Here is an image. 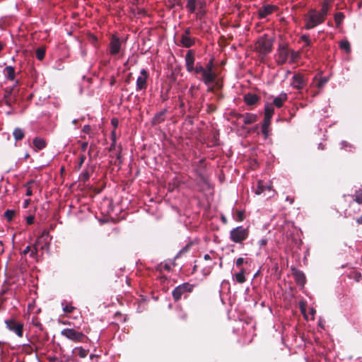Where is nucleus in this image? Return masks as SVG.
Masks as SVG:
<instances>
[{
	"instance_id": "obj_1",
	"label": "nucleus",
	"mask_w": 362,
	"mask_h": 362,
	"mask_svg": "<svg viewBox=\"0 0 362 362\" xmlns=\"http://www.w3.org/2000/svg\"><path fill=\"white\" fill-rule=\"evenodd\" d=\"M192 73H194L197 78L203 81L206 86L216 83V85L218 88L221 87L217 81V74L209 72L206 69H204V66L199 62L196 64L195 69Z\"/></svg>"
},
{
	"instance_id": "obj_27",
	"label": "nucleus",
	"mask_w": 362,
	"mask_h": 362,
	"mask_svg": "<svg viewBox=\"0 0 362 362\" xmlns=\"http://www.w3.org/2000/svg\"><path fill=\"white\" fill-rule=\"evenodd\" d=\"M186 8L190 13H194L196 11L197 6V0H186Z\"/></svg>"
},
{
	"instance_id": "obj_4",
	"label": "nucleus",
	"mask_w": 362,
	"mask_h": 362,
	"mask_svg": "<svg viewBox=\"0 0 362 362\" xmlns=\"http://www.w3.org/2000/svg\"><path fill=\"white\" fill-rule=\"evenodd\" d=\"M273 47V40L267 35L260 37L256 42L255 49L261 54L266 55L270 53Z\"/></svg>"
},
{
	"instance_id": "obj_59",
	"label": "nucleus",
	"mask_w": 362,
	"mask_h": 362,
	"mask_svg": "<svg viewBox=\"0 0 362 362\" xmlns=\"http://www.w3.org/2000/svg\"><path fill=\"white\" fill-rule=\"evenodd\" d=\"M286 200L288 202L291 204L293 203L294 199L293 197H287Z\"/></svg>"
},
{
	"instance_id": "obj_29",
	"label": "nucleus",
	"mask_w": 362,
	"mask_h": 362,
	"mask_svg": "<svg viewBox=\"0 0 362 362\" xmlns=\"http://www.w3.org/2000/svg\"><path fill=\"white\" fill-rule=\"evenodd\" d=\"M245 269L243 268L240 269V272L235 275V280L239 284H243L246 281L245 276Z\"/></svg>"
},
{
	"instance_id": "obj_53",
	"label": "nucleus",
	"mask_w": 362,
	"mask_h": 362,
	"mask_svg": "<svg viewBox=\"0 0 362 362\" xmlns=\"http://www.w3.org/2000/svg\"><path fill=\"white\" fill-rule=\"evenodd\" d=\"M104 186H105V185H104V183H103V184H102V187H101V188H99V189H98V188H94V189H93V188L92 187V191H94V192H95V193H96V194H98V193H100V192H101V190H102V189L104 187Z\"/></svg>"
},
{
	"instance_id": "obj_49",
	"label": "nucleus",
	"mask_w": 362,
	"mask_h": 362,
	"mask_svg": "<svg viewBox=\"0 0 362 362\" xmlns=\"http://www.w3.org/2000/svg\"><path fill=\"white\" fill-rule=\"evenodd\" d=\"M115 318H119V320H120L121 322H123V321H124V320H125V317H124L122 316V313H119V312H117V313L115 314Z\"/></svg>"
},
{
	"instance_id": "obj_34",
	"label": "nucleus",
	"mask_w": 362,
	"mask_h": 362,
	"mask_svg": "<svg viewBox=\"0 0 362 362\" xmlns=\"http://www.w3.org/2000/svg\"><path fill=\"white\" fill-rule=\"evenodd\" d=\"M340 49L344 50L346 53L351 52V45L348 40H342L339 42Z\"/></svg>"
},
{
	"instance_id": "obj_15",
	"label": "nucleus",
	"mask_w": 362,
	"mask_h": 362,
	"mask_svg": "<svg viewBox=\"0 0 362 362\" xmlns=\"http://www.w3.org/2000/svg\"><path fill=\"white\" fill-rule=\"evenodd\" d=\"M167 112L168 110L166 109H164L160 112H158L157 114H156L155 116L152 118L151 124L153 126H155L164 122L165 119V115Z\"/></svg>"
},
{
	"instance_id": "obj_26",
	"label": "nucleus",
	"mask_w": 362,
	"mask_h": 362,
	"mask_svg": "<svg viewBox=\"0 0 362 362\" xmlns=\"http://www.w3.org/2000/svg\"><path fill=\"white\" fill-rule=\"evenodd\" d=\"M345 18V15L343 12H337L334 14V19L337 28H339Z\"/></svg>"
},
{
	"instance_id": "obj_3",
	"label": "nucleus",
	"mask_w": 362,
	"mask_h": 362,
	"mask_svg": "<svg viewBox=\"0 0 362 362\" xmlns=\"http://www.w3.org/2000/svg\"><path fill=\"white\" fill-rule=\"evenodd\" d=\"M325 19L326 18L319 11L317 12L315 9H311L309 13L305 17V28L306 30L313 29L322 23Z\"/></svg>"
},
{
	"instance_id": "obj_16",
	"label": "nucleus",
	"mask_w": 362,
	"mask_h": 362,
	"mask_svg": "<svg viewBox=\"0 0 362 362\" xmlns=\"http://www.w3.org/2000/svg\"><path fill=\"white\" fill-rule=\"evenodd\" d=\"M196 40L195 37L180 36V45L185 48H189L195 44Z\"/></svg>"
},
{
	"instance_id": "obj_20",
	"label": "nucleus",
	"mask_w": 362,
	"mask_h": 362,
	"mask_svg": "<svg viewBox=\"0 0 362 362\" xmlns=\"http://www.w3.org/2000/svg\"><path fill=\"white\" fill-rule=\"evenodd\" d=\"M33 145L36 151L44 149L47 146L45 140L40 137H35L33 139Z\"/></svg>"
},
{
	"instance_id": "obj_10",
	"label": "nucleus",
	"mask_w": 362,
	"mask_h": 362,
	"mask_svg": "<svg viewBox=\"0 0 362 362\" xmlns=\"http://www.w3.org/2000/svg\"><path fill=\"white\" fill-rule=\"evenodd\" d=\"M141 75L137 78L136 80V90H146L147 88V79L148 77V71L143 69L140 72Z\"/></svg>"
},
{
	"instance_id": "obj_37",
	"label": "nucleus",
	"mask_w": 362,
	"mask_h": 362,
	"mask_svg": "<svg viewBox=\"0 0 362 362\" xmlns=\"http://www.w3.org/2000/svg\"><path fill=\"white\" fill-rule=\"evenodd\" d=\"M62 306L64 313H71L74 310V307L68 304L66 301L62 303Z\"/></svg>"
},
{
	"instance_id": "obj_18",
	"label": "nucleus",
	"mask_w": 362,
	"mask_h": 362,
	"mask_svg": "<svg viewBox=\"0 0 362 362\" xmlns=\"http://www.w3.org/2000/svg\"><path fill=\"white\" fill-rule=\"evenodd\" d=\"M293 274L297 284L303 286L305 284V276L303 272L297 269H294Z\"/></svg>"
},
{
	"instance_id": "obj_38",
	"label": "nucleus",
	"mask_w": 362,
	"mask_h": 362,
	"mask_svg": "<svg viewBox=\"0 0 362 362\" xmlns=\"http://www.w3.org/2000/svg\"><path fill=\"white\" fill-rule=\"evenodd\" d=\"M329 81V77L327 76H320L316 86L317 88H322Z\"/></svg>"
},
{
	"instance_id": "obj_54",
	"label": "nucleus",
	"mask_w": 362,
	"mask_h": 362,
	"mask_svg": "<svg viewBox=\"0 0 362 362\" xmlns=\"http://www.w3.org/2000/svg\"><path fill=\"white\" fill-rule=\"evenodd\" d=\"M259 244L260 246H264L267 244V239H261L259 241Z\"/></svg>"
},
{
	"instance_id": "obj_23",
	"label": "nucleus",
	"mask_w": 362,
	"mask_h": 362,
	"mask_svg": "<svg viewBox=\"0 0 362 362\" xmlns=\"http://www.w3.org/2000/svg\"><path fill=\"white\" fill-rule=\"evenodd\" d=\"M272 187L270 185H265L263 181L259 180L257 182V189H255V193L257 194H260L266 190L271 191Z\"/></svg>"
},
{
	"instance_id": "obj_12",
	"label": "nucleus",
	"mask_w": 362,
	"mask_h": 362,
	"mask_svg": "<svg viewBox=\"0 0 362 362\" xmlns=\"http://www.w3.org/2000/svg\"><path fill=\"white\" fill-rule=\"evenodd\" d=\"M277 10H278V7L276 6L269 5V4L263 5L258 10V18L259 19L264 18Z\"/></svg>"
},
{
	"instance_id": "obj_13",
	"label": "nucleus",
	"mask_w": 362,
	"mask_h": 362,
	"mask_svg": "<svg viewBox=\"0 0 362 362\" xmlns=\"http://www.w3.org/2000/svg\"><path fill=\"white\" fill-rule=\"evenodd\" d=\"M306 84L303 76L300 74H296L292 77L291 86L296 89H303Z\"/></svg>"
},
{
	"instance_id": "obj_47",
	"label": "nucleus",
	"mask_w": 362,
	"mask_h": 362,
	"mask_svg": "<svg viewBox=\"0 0 362 362\" xmlns=\"http://www.w3.org/2000/svg\"><path fill=\"white\" fill-rule=\"evenodd\" d=\"M245 260L243 257H239L236 259L235 264L237 267L242 268L241 266L244 263Z\"/></svg>"
},
{
	"instance_id": "obj_33",
	"label": "nucleus",
	"mask_w": 362,
	"mask_h": 362,
	"mask_svg": "<svg viewBox=\"0 0 362 362\" xmlns=\"http://www.w3.org/2000/svg\"><path fill=\"white\" fill-rule=\"evenodd\" d=\"M7 78L11 81L15 78V69L13 66H8L5 68Z\"/></svg>"
},
{
	"instance_id": "obj_6",
	"label": "nucleus",
	"mask_w": 362,
	"mask_h": 362,
	"mask_svg": "<svg viewBox=\"0 0 362 362\" xmlns=\"http://www.w3.org/2000/svg\"><path fill=\"white\" fill-rule=\"evenodd\" d=\"M194 285L189 283H184L177 286L172 293L173 298L175 301H179L182 296L185 293H191L193 291Z\"/></svg>"
},
{
	"instance_id": "obj_50",
	"label": "nucleus",
	"mask_w": 362,
	"mask_h": 362,
	"mask_svg": "<svg viewBox=\"0 0 362 362\" xmlns=\"http://www.w3.org/2000/svg\"><path fill=\"white\" fill-rule=\"evenodd\" d=\"M111 124H112L115 129L118 126L119 120L117 118H112L111 120Z\"/></svg>"
},
{
	"instance_id": "obj_60",
	"label": "nucleus",
	"mask_w": 362,
	"mask_h": 362,
	"mask_svg": "<svg viewBox=\"0 0 362 362\" xmlns=\"http://www.w3.org/2000/svg\"><path fill=\"white\" fill-rule=\"evenodd\" d=\"M30 199H25V200L24 201L23 207H24V208L28 207V205H29V204H30Z\"/></svg>"
},
{
	"instance_id": "obj_24",
	"label": "nucleus",
	"mask_w": 362,
	"mask_h": 362,
	"mask_svg": "<svg viewBox=\"0 0 362 362\" xmlns=\"http://www.w3.org/2000/svg\"><path fill=\"white\" fill-rule=\"evenodd\" d=\"M257 120V116L252 113H245L243 116V123L245 124H251Z\"/></svg>"
},
{
	"instance_id": "obj_21",
	"label": "nucleus",
	"mask_w": 362,
	"mask_h": 362,
	"mask_svg": "<svg viewBox=\"0 0 362 362\" xmlns=\"http://www.w3.org/2000/svg\"><path fill=\"white\" fill-rule=\"evenodd\" d=\"M62 334L72 340L78 338V334L73 329H64L62 331Z\"/></svg>"
},
{
	"instance_id": "obj_17",
	"label": "nucleus",
	"mask_w": 362,
	"mask_h": 362,
	"mask_svg": "<svg viewBox=\"0 0 362 362\" xmlns=\"http://www.w3.org/2000/svg\"><path fill=\"white\" fill-rule=\"evenodd\" d=\"M259 100V97L253 93H247L244 95V102L247 105H254Z\"/></svg>"
},
{
	"instance_id": "obj_61",
	"label": "nucleus",
	"mask_w": 362,
	"mask_h": 362,
	"mask_svg": "<svg viewBox=\"0 0 362 362\" xmlns=\"http://www.w3.org/2000/svg\"><path fill=\"white\" fill-rule=\"evenodd\" d=\"M175 187H177L175 184H173V185H172L171 183H169L168 190L173 191Z\"/></svg>"
},
{
	"instance_id": "obj_52",
	"label": "nucleus",
	"mask_w": 362,
	"mask_h": 362,
	"mask_svg": "<svg viewBox=\"0 0 362 362\" xmlns=\"http://www.w3.org/2000/svg\"><path fill=\"white\" fill-rule=\"evenodd\" d=\"M197 5L199 6V9L204 8L206 6V3L204 1L197 2Z\"/></svg>"
},
{
	"instance_id": "obj_30",
	"label": "nucleus",
	"mask_w": 362,
	"mask_h": 362,
	"mask_svg": "<svg viewBox=\"0 0 362 362\" xmlns=\"http://www.w3.org/2000/svg\"><path fill=\"white\" fill-rule=\"evenodd\" d=\"M13 136L16 141H19L22 140L24 138L25 133L22 129L16 127L13 130Z\"/></svg>"
},
{
	"instance_id": "obj_11",
	"label": "nucleus",
	"mask_w": 362,
	"mask_h": 362,
	"mask_svg": "<svg viewBox=\"0 0 362 362\" xmlns=\"http://www.w3.org/2000/svg\"><path fill=\"white\" fill-rule=\"evenodd\" d=\"M122 46V41L116 36L112 35L110 42V54L111 55H117L119 54Z\"/></svg>"
},
{
	"instance_id": "obj_39",
	"label": "nucleus",
	"mask_w": 362,
	"mask_h": 362,
	"mask_svg": "<svg viewBox=\"0 0 362 362\" xmlns=\"http://www.w3.org/2000/svg\"><path fill=\"white\" fill-rule=\"evenodd\" d=\"M45 55V49L44 47H39L36 50V57L39 60H42Z\"/></svg>"
},
{
	"instance_id": "obj_43",
	"label": "nucleus",
	"mask_w": 362,
	"mask_h": 362,
	"mask_svg": "<svg viewBox=\"0 0 362 362\" xmlns=\"http://www.w3.org/2000/svg\"><path fill=\"white\" fill-rule=\"evenodd\" d=\"M15 215V211L13 210H6L4 213L5 217L8 221H11Z\"/></svg>"
},
{
	"instance_id": "obj_36",
	"label": "nucleus",
	"mask_w": 362,
	"mask_h": 362,
	"mask_svg": "<svg viewBox=\"0 0 362 362\" xmlns=\"http://www.w3.org/2000/svg\"><path fill=\"white\" fill-rule=\"evenodd\" d=\"M192 245V243H189L188 244H187L185 247H183L180 251L179 252L177 253V255H176V257L178 258L182 256V255L185 254V253H187L189 252V250H190L191 247Z\"/></svg>"
},
{
	"instance_id": "obj_57",
	"label": "nucleus",
	"mask_w": 362,
	"mask_h": 362,
	"mask_svg": "<svg viewBox=\"0 0 362 362\" xmlns=\"http://www.w3.org/2000/svg\"><path fill=\"white\" fill-rule=\"evenodd\" d=\"M30 246H27L23 251V255H26L28 254V252H30Z\"/></svg>"
},
{
	"instance_id": "obj_46",
	"label": "nucleus",
	"mask_w": 362,
	"mask_h": 362,
	"mask_svg": "<svg viewBox=\"0 0 362 362\" xmlns=\"http://www.w3.org/2000/svg\"><path fill=\"white\" fill-rule=\"evenodd\" d=\"M191 34H192V29H191V28L188 27L184 30L183 33L180 36L191 37Z\"/></svg>"
},
{
	"instance_id": "obj_64",
	"label": "nucleus",
	"mask_w": 362,
	"mask_h": 362,
	"mask_svg": "<svg viewBox=\"0 0 362 362\" xmlns=\"http://www.w3.org/2000/svg\"><path fill=\"white\" fill-rule=\"evenodd\" d=\"M204 259L205 260H209V259H211V257H210V255H209V254H206V255H204Z\"/></svg>"
},
{
	"instance_id": "obj_14",
	"label": "nucleus",
	"mask_w": 362,
	"mask_h": 362,
	"mask_svg": "<svg viewBox=\"0 0 362 362\" xmlns=\"http://www.w3.org/2000/svg\"><path fill=\"white\" fill-rule=\"evenodd\" d=\"M6 324L7 327L13 331L18 337L23 336V325L21 324L14 320H6Z\"/></svg>"
},
{
	"instance_id": "obj_32",
	"label": "nucleus",
	"mask_w": 362,
	"mask_h": 362,
	"mask_svg": "<svg viewBox=\"0 0 362 362\" xmlns=\"http://www.w3.org/2000/svg\"><path fill=\"white\" fill-rule=\"evenodd\" d=\"M289 57H290L289 63H295L300 59V54L299 52H296L294 50L290 49Z\"/></svg>"
},
{
	"instance_id": "obj_42",
	"label": "nucleus",
	"mask_w": 362,
	"mask_h": 362,
	"mask_svg": "<svg viewBox=\"0 0 362 362\" xmlns=\"http://www.w3.org/2000/svg\"><path fill=\"white\" fill-rule=\"evenodd\" d=\"M206 13V11L205 8L199 9L196 13V18L202 19Z\"/></svg>"
},
{
	"instance_id": "obj_25",
	"label": "nucleus",
	"mask_w": 362,
	"mask_h": 362,
	"mask_svg": "<svg viewBox=\"0 0 362 362\" xmlns=\"http://www.w3.org/2000/svg\"><path fill=\"white\" fill-rule=\"evenodd\" d=\"M271 119L269 118L264 117L263 122L262 124V132L265 138H267L269 133V127L271 124Z\"/></svg>"
},
{
	"instance_id": "obj_8",
	"label": "nucleus",
	"mask_w": 362,
	"mask_h": 362,
	"mask_svg": "<svg viewBox=\"0 0 362 362\" xmlns=\"http://www.w3.org/2000/svg\"><path fill=\"white\" fill-rule=\"evenodd\" d=\"M290 49H288V45L280 44L278 48L277 59L276 62L279 65L284 64L289 57Z\"/></svg>"
},
{
	"instance_id": "obj_62",
	"label": "nucleus",
	"mask_w": 362,
	"mask_h": 362,
	"mask_svg": "<svg viewBox=\"0 0 362 362\" xmlns=\"http://www.w3.org/2000/svg\"><path fill=\"white\" fill-rule=\"evenodd\" d=\"M90 130V127L88 125L84 126L83 131L85 132L88 133Z\"/></svg>"
},
{
	"instance_id": "obj_31",
	"label": "nucleus",
	"mask_w": 362,
	"mask_h": 362,
	"mask_svg": "<svg viewBox=\"0 0 362 362\" xmlns=\"http://www.w3.org/2000/svg\"><path fill=\"white\" fill-rule=\"evenodd\" d=\"M300 40L304 42L305 45L303 46V49H305L306 50L308 49L309 47L312 45V42L310 39V36L308 35H303L300 37Z\"/></svg>"
},
{
	"instance_id": "obj_56",
	"label": "nucleus",
	"mask_w": 362,
	"mask_h": 362,
	"mask_svg": "<svg viewBox=\"0 0 362 362\" xmlns=\"http://www.w3.org/2000/svg\"><path fill=\"white\" fill-rule=\"evenodd\" d=\"M30 257H34L37 255V250L35 247V248L33 250H30Z\"/></svg>"
},
{
	"instance_id": "obj_51",
	"label": "nucleus",
	"mask_w": 362,
	"mask_h": 362,
	"mask_svg": "<svg viewBox=\"0 0 362 362\" xmlns=\"http://www.w3.org/2000/svg\"><path fill=\"white\" fill-rule=\"evenodd\" d=\"M78 355L83 358L85 356H86L87 355V351L83 349H80L79 351H78Z\"/></svg>"
},
{
	"instance_id": "obj_2",
	"label": "nucleus",
	"mask_w": 362,
	"mask_h": 362,
	"mask_svg": "<svg viewBox=\"0 0 362 362\" xmlns=\"http://www.w3.org/2000/svg\"><path fill=\"white\" fill-rule=\"evenodd\" d=\"M192 73H194L197 78L203 81L206 86L216 83V85L218 88L221 87L217 81V74L209 72L206 69H204V66L199 62L196 64L195 69Z\"/></svg>"
},
{
	"instance_id": "obj_9",
	"label": "nucleus",
	"mask_w": 362,
	"mask_h": 362,
	"mask_svg": "<svg viewBox=\"0 0 362 362\" xmlns=\"http://www.w3.org/2000/svg\"><path fill=\"white\" fill-rule=\"evenodd\" d=\"M194 61L195 51L189 49L185 55V66L187 71L189 73H192L195 69V66H194Z\"/></svg>"
},
{
	"instance_id": "obj_58",
	"label": "nucleus",
	"mask_w": 362,
	"mask_h": 362,
	"mask_svg": "<svg viewBox=\"0 0 362 362\" xmlns=\"http://www.w3.org/2000/svg\"><path fill=\"white\" fill-rule=\"evenodd\" d=\"M243 116H244V114H240V113H236L235 115V117L236 119H243Z\"/></svg>"
},
{
	"instance_id": "obj_40",
	"label": "nucleus",
	"mask_w": 362,
	"mask_h": 362,
	"mask_svg": "<svg viewBox=\"0 0 362 362\" xmlns=\"http://www.w3.org/2000/svg\"><path fill=\"white\" fill-rule=\"evenodd\" d=\"M204 69H206L210 73H216L214 70V60L213 59H210V61L206 64Z\"/></svg>"
},
{
	"instance_id": "obj_28",
	"label": "nucleus",
	"mask_w": 362,
	"mask_h": 362,
	"mask_svg": "<svg viewBox=\"0 0 362 362\" xmlns=\"http://www.w3.org/2000/svg\"><path fill=\"white\" fill-rule=\"evenodd\" d=\"M274 112L272 104H267L264 107V117L272 119Z\"/></svg>"
},
{
	"instance_id": "obj_63",
	"label": "nucleus",
	"mask_w": 362,
	"mask_h": 362,
	"mask_svg": "<svg viewBox=\"0 0 362 362\" xmlns=\"http://www.w3.org/2000/svg\"><path fill=\"white\" fill-rule=\"evenodd\" d=\"M356 222L358 224H362V216L356 219Z\"/></svg>"
},
{
	"instance_id": "obj_5",
	"label": "nucleus",
	"mask_w": 362,
	"mask_h": 362,
	"mask_svg": "<svg viewBox=\"0 0 362 362\" xmlns=\"http://www.w3.org/2000/svg\"><path fill=\"white\" fill-rule=\"evenodd\" d=\"M249 235V230L247 228H245L243 226H238L230 232V240L235 243H241L245 240Z\"/></svg>"
},
{
	"instance_id": "obj_7",
	"label": "nucleus",
	"mask_w": 362,
	"mask_h": 362,
	"mask_svg": "<svg viewBox=\"0 0 362 362\" xmlns=\"http://www.w3.org/2000/svg\"><path fill=\"white\" fill-rule=\"evenodd\" d=\"M112 143L110 146V152L111 153V156L114 157L115 156V160L114 161L115 165H120L122 163L121 160V147L119 146L117 150L115 148L116 144V133L115 129L112 132Z\"/></svg>"
},
{
	"instance_id": "obj_22",
	"label": "nucleus",
	"mask_w": 362,
	"mask_h": 362,
	"mask_svg": "<svg viewBox=\"0 0 362 362\" xmlns=\"http://www.w3.org/2000/svg\"><path fill=\"white\" fill-rule=\"evenodd\" d=\"M332 4V2L330 0H324L322 4V7L319 12L322 15H323L325 18L327 17V16L329 13Z\"/></svg>"
},
{
	"instance_id": "obj_19",
	"label": "nucleus",
	"mask_w": 362,
	"mask_h": 362,
	"mask_svg": "<svg viewBox=\"0 0 362 362\" xmlns=\"http://www.w3.org/2000/svg\"><path fill=\"white\" fill-rule=\"evenodd\" d=\"M287 99V94L285 93H281L279 95L274 99L272 105L278 108H280L284 105V103L286 101Z\"/></svg>"
},
{
	"instance_id": "obj_45",
	"label": "nucleus",
	"mask_w": 362,
	"mask_h": 362,
	"mask_svg": "<svg viewBox=\"0 0 362 362\" xmlns=\"http://www.w3.org/2000/svg\"><path fill=\"white\" fill-rule=\"evenodd\" d=\"M91 38H92V46H93L95 47H98L99 44L98 42V37L96 35L92 34Z\"/></svg>"
},
{
	"instance_id": "obj_44",
	"label": "nucleus",
	"mask_w": 362,
	"mask_h": 362,
	"mask_svg": "<svg viewBox=\"0 0 362 362\" xmlns=\"http://www.w3.org/2000/svg\"><path fill=\"white\" fill-rule=\"evenodd\" d=\"M237 217L235 218V220L237 221H243L244 219V212L242 211H237Z\"/></svg>"
},
{
	"instance_id": "obj_41",
	"label": "nucleus",
	"mask_w": 362,
	"mask_h": 362,
	"mask_svg": "<svg viewBox=\"0 0 362 362\" xmlns=\"http://www.w3.org/2000/svg\"><path fill=\"white\" fill-rule=\"evenodd\" d=\"M34 182L33 181H31V182H28V183L25 184V187H26V193H25V195L28 196V197H30L33 194V191H32V187H31V185H33Z\"/></svg>"
},
{
	"instance_id": "obj_55",
	"label": "nucleus",
	"mask_w": 362,
	"mask_h": 362,
	"mask_svg": "<svg viewBox=\"0 0 362 362\" xmlns=\"http://www.w3.org/2000/svg\"><path fill=\"white\" fill-rule=\"evenodd\" d=\"M33 221H34V217L33 216H28L27 218V223L28 224H29V225L32 224L33 223Z\"/></svg>"
},
{
	"instance_id": "obj_35",
	"label": "nucleus",
	"mask_w": 362,
	"mask_h": 362,
	"mask_svg": "<svg viewBox=\"0 0 362 362\" xmlns=\"http://www.w3.org/2000/svg\"><path fill=\"white\" fill-rule=\"evenodd\" d=\"M354 200L358 204L362 205V189H358L355 191Z\"/></svg>"
},
{
	"instance_id": "obj_48",
	"label": "nucleus",
	"mask_w": 362,
	"mask_h": 362,
	"mask_svg": "<svg viewBox=\"0 0 362 362\" xmlns=\"http://www.w3.org/2000/svg\"><path fill=\"white\" fill-rule=\"evenodd\" d=\"M198 89H199V87H197L194 85L191 86V87L189 90V93H190V95L192 98H194V90H198Z\"/></svg>"
}]
</instances>
